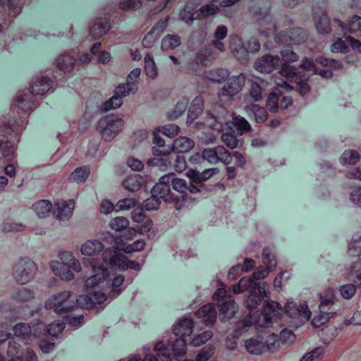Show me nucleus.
I'll return each mask as SVG.
<instances>
[{
	"instance_id": "f257e3e1",
	"label": "nucleus",
	"mask_w": 361,
	"mask_h": 361,
	"mask_svg": "<svg viewBox=\"0 0 361 361\" xmlns=\"http://www.w3.org/2000/svg\"><path fill=\"white\" fill-rule=\"evenodd\" d=\"M262 262L266 268L257 269L250 277H243L239 282L233 286L234 293H241L245 290L249 292V295L245 300V307L253 311L258 310L262 305V309L259 314L264 319L265 326H271L273 322H276L281 319L283 313L289 317L293 314H298L300 317L309 320L311 317L310 310L306 302L297 305L293 301H287L284 309L276 301H267L265 298L267 295V286L264 283H257L260 279H264L270 271H273L276 266L275 256L271 252L269 247L263 249Z\"/></svg>"
},
{
	"instance_id": "f03ea898",
	"label": "nucleus",
	"mask_w": 361,
	"mask_h": 361,
	"mask_svg": "<svg viewBox=\"0 0 361 361\" xmlns=\"http://www.w3.org/2000/svg\"><path fill=\"white\" fill-rule=\"evenodd\" d=\"M83 264L87 268L91 269L93 273L85 281L87 288H93L101 283L111 281L108 267L120 271L128 269L139 271L141 269L140 263L126 259V256L120 252V247H108L104 250L102 259L85 258Z\"/></svg>"
},
{
	"instance_id": "7ed1b4c3",
	"label": "nucleus",
	"mask_w": 361,
	"mask_h": 361,
	"mask_svg": "<svg viewBox=\"0 0 361 361\" xmlns=\"http://www.w3.org/2000/svg\"><path fill=\"white\" fill-rule=\"evenodd\" d=\"M71 294V291L65 290L58 295H54L45 302V308L54 310L56 314H61L72 311L77 305L83 309H92L94 305H101L107 298L105 293L94 291L79 295L76 298V302H74L70 300Z\"/></svg>"
},
{
	"instance_id": "20e7f679",
	"label": "nucleus",
	"mask_w": 361,
	"mask_h": 361,
	"mask_svg": "<svg viewBox=\"0 0 361 361\" xmlns=\"http://www.w3.org/2000/svg\"><path fill=\"white\" fill-rule=\"evenodd\" d=\"M218 173L219 169L217 168L207 169L202 172L197 169H189L187 172V176L190 180L189 183H187L184 179L175 178V174L173 173L168 175L172 176L170 183H171L173 189L180 193V197L184 201L188 192L190 193L200 192L201 189L204 188V183L212 178Z\"/></svg>"
},
{
	"instance_id": "39448f33",
	"label": "nucleus",
	"mask_w": 361,
	"mask_h": 361,
	"mask_svg": "<svg viewBox=\"0 0 361 361\" xmlns=\"http://www.w3.org/2000/svg\"><path fill=\"white\" fill-rule=\"evenodd\" d=\"M53 81L47 76H42L36 80L30 87V92L18 97L16 106L21 110L27 118L35 106V96L43 95L52 87Z\"/></svg>"
},
{
	"instance_id": "423d86ee",
	"label": "nucleus",
	"mask_w": 361,
	"mask_h": 361,
	"mask_svg": "<svg viewBox=\"0 0 361 361\" xmlns=\"http://www.w3.org/2000/svg\"><path fill=\"white\" fill-rule=\"evenodd\" d=\"M141 69L135 68L130 71L126 84H120L115 89V94L103 103L101 111L106 112L111 109L119 108L123 104V97L130 92H135L137 89V80L140 77Z\"/></svg>"
},
{
	"instance_id": "0eeeda50",
	"label": "nucleus",
	"mask_w": 361,
	"mask_h": 361,
	"mask_svg": "<svg viewBox=\"0 0 361 361\" xmlns=\"http://www.w3.org/2000/svg\"><path fill=\"white\" fill-rule=\"evenodd\" d=\"M194 321L191 318H184L179 321L173 329V333L176 338L172 344L173 357L180 361V358L186 353V345L190 340L193 331Z\"/></svg>"
},
{
	"instance_id": "6e6552de",
	"label": "nucleus",
	"mask_w": 361,
	"mask_h": 361,
	"mask_svg": "<svg viewBox=\"0 0 361 361\" xmlns=\"http://www.w3.org/2000/svg\"><path fill=\"white\" fill-rule=\"evenodd\" d=\"M250 310L249 314L243 320L238 322L235 325V329L233 331L232 337L228 336L225 341L226 346L229 350H235L237 347L236 338H238L244 333L248 331V329L252 325H257L264 329H268L272 326V324L269 326H265L264 319L259 314V312L256 311V315L255 313H252Z\"/></svg>"
},
{
	"instance_id": "1a4fd4ad",
	"label": "nucleus",
	"mask_w": 361,
	"mask_h": 361,
	"mask_svg": "<svg viewBox=\"0 0 361 361\" xmlns=\"http://www.w3.org/2000/svg\"><path fill=\"white\" fill-rule=\"evenodd\" d=\"M153 142L156 145V147L152 148V154L154 157L147 160V165L158 166L161 170L167 169L170 164L169 159V154L171 152L170 146L165 145L164 140L159 136L158 132L153 133Z\"/></svg>"
},
{
	"instance_id": "9d476101",
	"label": "nucleus",
	"mask_w": 361,
	"mask_h": 361,
	"mask_svg": "<svg viewBox=\"0 0 361 361\" xmlns=\"http://www.w3.org/2000/svg\"><path fill=\"white\" fill-rule=\"evenodd\" d=\"M110 227L116 231H123V233L120 236H116L114 238V245L113 247H121L124 245V240H129L133 238L137 233H142L144 231L149 228L145 225L144 230L140 227L137 228L129 227V221L127 218L123 216H118L111 220L109 224Z\"/></svg>"
},
{
	"instance_id": "9b49d317",
	"label": "nucleus",
	"mask_w": 361,
	"mask_h": 361,
	"mask_svg": "<svg viewBox=\"0 0 361 361\" xmlns=\"http://www.w3.org/2000/svg\"><path fill=\"white\" fill-rule=\"evenodd\" d=\"M212 298L217 302L219 308V317L222 322L231 319L238 310V305L231 296L226 295L225 288H218Z\"/></svg>"
},
{
	"instance_id": "f8f14e48",
	"label": "nucleus",
	"mask_w": 361,
	"mask_h": 361,
	"mask_svg": "<svg viewBox=\"0 0 361 361\" xmlns=\"http://www.w3.org/2000/svg\"><path fill=\"white\" fill-rule=\"evenodd\" d=\"M280 73L290 82H294L298 86V92L304 96L310 91V86L307 82L309 75L303 71H301L293 66L283 63L281 67Z\"/></svg>"
},
{
	"instance_id": "ddd939ff",
	"label": "nucleus",
	"mask_w": 361,
	"mask_h": 361,
	"mask_svg": "<svg viewBox=\"0 0 361 361\" xmlns=\"http://www.w3.org/2000/svg\"><path fill=\"white\" fill-rule=\"evenodd\" d=\"M123 125L124 121L122 118L114 115H109L99 121L97 129L104 140L111 141L121 130Z\"/></svg>"
},
{
	"instance_id": "4468645a",
	"label": "nucleus",
	"mask_w": 361,
	"mask_h": 361,
	"mask_svg": "<svg viewBox=\"0 0 361 361\" xmlns=\"http://www.w3.org/2000/svg\"><path fill=\"white\" fill-rule=\"evenodd\" d=\"M320 304L317 310V324L323 325L336 314L335 295L333 289H329L326 297H320Z\"/></svg>"
},
{
	"instance_id": "2eb2a0df",
	"label": "nucleus",
	"mask_w": 361,
	"mask_h": 361,
	"mask_svg": "<svg viewBox=\"0 0 361 361\" xmlns=\"http://www.w3.org/2000/svg\"><path fill=\"white\" fill-rule=\"evenodd\" d=\"M36 271L35 263L27 257H24L14 266L13 275L18 283L25 284L33 278Z\"/></svg>"
},
{
	"instance_id": "dca6fc26",
	"label": "nucleus",
	"mask_w": 361,
	"mask_h": 361,
	"mask_svg": "<svg viewBox=\"0 0 361 361\" xmlns=\"http://www.w3.org/2000/svg\"><path fill=\"white\" fill-rule=\"evenodd\" d=\"M307 38V32L301 27L286 29L275 36V41L281 45L290 46L303 43Z\"/></svg>"
},
{
	"instance_id": "f3484780",
	"label": "nucleus",
	"mask_w": 361,
	"mask_h": 361,
	"mask_svg": "<svg viewBox=\"0 0 361 361\" xmlns=\"http://www.w3.org/2000/svg\"><path fill=\"white\" fill-rule=\"evenodd\" d=\"M171 178V175H165L161 177L159 182L152 188V194L166 202H179V197L174 196L171 190L170 180Z\"/></svg>"
},
{
	"instance_id": "a211bd4d",
	"label": "nucleus",
	"mask_w": 361,
	"mask_h": 361,
	"mask_svg": "<svg viewBox=\"0 0 361 361\" xmlns=\"http://www.w3.org/2000/svg\"><path fill=\"white\" fill-rule=\"evenodd\" d=\"M199 159L202 158L211 164H216L221 161L226 165L231 163L232 155L228 150L224 146H216L214 148L205 149L202 151V157L198 156Z\"/></svg>"
},
{
	"instance_id": "6ab92c4d",
	"label": "nucleus",
	"mask_w": 361,
	"mask_h": 361,
	"mask_svg": "<svg viewBox=\"0 0 361 361\" xmlns=\"http://www.w3.org/2000/svg\"><path fill=\"white\" fill-rule=\"evenodd\" d=\"M245 84V77L243 74L229 78L219 92V97H227L229 99L237 94Z\"/></svg>"
},
{
	"instance_id": "aec40b11",
	"label": "nucleus",
	"mask_w": 361,
	"mask_h": 361,
	"mask_svg": "<svg viewBox=\"0 0 361 361\" xmlns=\"http://www.w3.org/2000/svg\"><path fill=\"white\" fill-rule=\"evenodd\" d=\"M20 12L21 8L18 7L16 0H0V21L6 20L8 17L9 22H11ZM2 29L3 26L0 23V32Z\"/></svg>"
},
{
	"instance_id": "412c9836",
	"label": "nucleus",
	"mask_w": 361,
	"mask_h": 361,
	"mask_svg": "<svg viewBox=\"0 0 361 361\" xmlns=\"http://www.w3.org/2000/svg\"><path fill=\"white\" fill-rule=\"evenodd\" d=\"M21 345L16 341H10L8 344L7 354L11 359L8 361H37L35 353L27 348L24 355H18Z\"/></svg>"
},
{
	"instance_id": "4be33fe9",
	"label": "nucleus",
	"mask_w": 361,
	"mask_h": 361,
	"mask_svg": "<svg viewBox=\"0 0 361 361\" xmlns=\"http://www.w3.org/2000/svg\"><path fill=\"white\" fill-rule=\"evenodd\" d=\"M280 57L267 54L255 63V69L261 73H271L279 67Z\"/></svg>"
},
{
	"instance_id": "5701e85b",
	"label": "nucleus",
	"mask_w": 361,
	"mask_h": 361,
	"mask_svg": "<svg viewBox=\"0 0 361 361\" xmlns=\"http://www.w3.org/2000/svg\"><path fill=\"white\" fill-rule=\"evenodd\" d=\"M195 316L201 319L205 325L210 326L213 325L216 320L217 311L214 304H207L197 310Z\"/></svg>"
},
{
	"instance_id": "b1692460",
	"label": "nucleus",
	"mask_w": 361,
	"mask_h": 361,
	"mask_svg": "<svg viewBox=\"0 0 361 361\" xmlns=\"http://www.w3.org/2000/svg\"><path fill=\"white\" fill-rule=\"evenodd\" d=\"M74 207L73 200L58 201L55 203L56 208L53 212V215L59 220L68 219L72 215Z\"/></svg>"
},
{
	"instance_id": "393cba45",
	"label": "nucleus",
	"mask_w": 361,
	"mask_h": 361,
	"mask_svg": "<svg viewBox=\"0 0 361 361\" xmlns=\"http://www.w3.org/2000/svg\"><path fill=\"white\" fill-rule=\"evenodd\" d=\"M22 117H19L18 121L16 120L13 123H4L1 128V133L3 136H11L17 138L25 126L27 125V122H25V120L22 119Z\"/></svg>"
},
{
	"instance_id": "a878e982",
	"label": "nucleus",
	"mask_w": 361,
	"mask_h": 361,
	"mask_svg": "<svg viewBox=\"0 0 361 361\" xmlns=\"http://www.w3.org/2000/svg\"><path fill=\"white\" fill-rule=\"evenodd\" d=\"M317 63L324 64L325 66H329V68L319 69L317 68V75H321L324 78H331L333 76L331 69H341L343 64L341 61L334 59H329L322 56H317Z\"/></svg>"
},
{
	"instance_id": "bb28decb",
	"label": "nucleus",
	"mask_w": 361,
	"mask_h": 361,
	"mask_svg": "<svg viewBox=\"0 0 361 361\" xmlns=\"http://www.w3.org/2000/svg\"><path fill=\"white\" fill-rule=\"evenodd\" d=\"M111 27L109 20L106 18H98L90 28V35L94 39L100 38L109 31Z\"/></svg>"
},
{
	"instance_id": "cd10ccee",
	"label": "nucleus",
	"mask_w": 361,
	"mask_h": 361,
	"mask_svg": "<svg viewBox=\"0 0 361 361\" xmlns=\"http://www.w3.org/2000/svg\"><path fill=\"white\" fill-rule=\"evenodd\" d=\"M50 268L53 273L56 276H59L62 280L69 281L74 277V274L70 269V267H68V264L64 262L52 261L50 263Z\"/></svg>"
},
{
	"instance_id": "c85d7f7f",
	"label": "nucleus",
	"mask_w": 361,
	"mask_h": 361,
	"mask_svg": "<svg viewBox=\"0 0 361 361\" xmlns=\"http://www.w3.org/2000/svg\"><path fill=\"white\" fill-rule=\"evenodd\" d=\"M194 145L195 142L192 139L187 137H179L173 141L171 146H169L171 152L183 154L192 149Z\"/></svg>"
},
{
	"instance_id": "c756f323",
	"label": "nucleus",
	"mask_w": 361,
	"mask_h": 361,
	"mask_svg": "<svg viewBox=\"0 0 361 361\" xmlns=\"http://www.w3.org/2000/svg\"><path fill=\"white\" fill-rule=\"evenodd\" d=\"M230 49L233 55L239 59H246L245 42L237 35H233L230 38Z\"/></svg>"
},
{
	"instance_id": "7c9ffc66",
	"label": "nucleus",
	"mask_w": 361,
	"mask_h": 361,
	"mask_svg": "<svg viewBox=\"0 0 361 361\" xmlns=\"http://www.w3.org/2000/svg\"><path fill=\"white\" fill-rule=\"evenodd\" d=\"M76 61V59L73 55L65 53L56 59V67L63 74H66L73 71Z\"/></svg>"
},
{
	"instance_id": "2f4dec72",
	"label": "nucleus",
	"mask_w": 361,
	"mask_h": 361,
	"mask_svg": "<svg viewBox=\"0 0 361 361\" xmlns=\"http://www.w3.org/2000/svg\"><path fill=\"white\" fill-rule=\"evenodd\" d=\"M204 102L201 97H195L188 109L187 123L192 124V122L200 115L203 110Z\"/></svg>"
},
{
	"instance_id": "473e14b6",
	"label": "nucleus",
	"mask_w": 361,
	"mask_h": 361,
	"mask_svg": "<svg viewBox=\"0 0 361 361\" xmlns=\"http://www.w3.org/2000/svg\"><path fill=\"white\" fill-rule=\"evenodd\" d=\"M245 346L247 351L252 355H260L265 349V344L262 337L251 338L245 341Z\"/></svg>"
},
{
	"instance_id": "72a5a7b5",
	"label": "nucleus",
	"mask_w": 361,
	"mask_h": 361,
	"mask_svg": "<svg viewBox=\"0 0 361 361\" xmlns=\"http://www.w3.org/2000/svg\"><path fill=\"white\" fill-rule=\"evenodd\" d=\"M337 329L332 325L323 326L317 330V336L324 345H329L337 336Z\"/></svg>"
},
{
	"instance_id": "f704fd0d",
	"label": "nucleus",
	"mask_w": 361,
	"mask_h": 361,
	"mask_svg": "<svg viewBox=\"0 0 361 361\" xmlns=\"http://www.w3.org/2000/svg\"><path fill=\"white\" fill-rule=\"evenodd\" d=\"M104 249L103 244L98 240H90L81 246V253L84 255L92 256L99 254Z\"/></svg>"
},
{
	"instance_id": "c9c22d12",
	"label": "nucleus",
	"mask_w": 361,
	"mask_h": 361,
	"mask_svg": "<svg viewBox=\"0 0 361 361\" xmlns=\"http://www.w3.org/2000/svg\"><path fill=\"white\" fill-rule=\"evenodd\" d=\"M247 115L257 123H264L267 118V110L258 104H252L247 109Z\"/></svg>"
},
{
	"instance_id": "e433bc0d",
	"label": "nucleus",
	"mask_w": 361,
	"mask_h": 361,
	"mask_svg": "<svg viewBox=\"0 0 361 361\" xmlns=\"http://www.w3.org/2000/svg\"><path fill=\"white\" fill-rule=\"evenodd\" d=\"M169 159L170 160L169 168L173 167L178 173H181L186 169V161L183 154L170 152Z\"/></svg>"
},
{
	"instance_id": "4c0bfd02",
	"label": "nucleus",
	"mask_w": 361,
	"mask_h": 361,
	"mask_svg": "<svg viewBox=\"0 0 361 361\" xmlns=\"http://www.w3.org/2000/svg\"><path fill=\"white\" fill-rule=\"evenodd\" d=\"M52 204L45 200H39L32 204L33 210L39 218H44L49 215L52 209Z\"/></svg>"
},
{
	"instance_id": "58836bf2",
	"label": "nucleus",
	"mask_w": 361,
	"mask_h": 361,
	"mask_svg": "<svg viewBox=\"0 0 361 361\" xmlns=\"http://www.w3.org/2000/svg\"><path fill=\"white\" fill-rule=\"evenodd\" d=\"M142 184L143 178L138 174L130 176L123 181V186L131 192L137 191Z\"/></svg>"
},
{
	"instance_id": "ea45409f",
	"label": "nucleus",
	"mask_w": 361,
	"mask_h": 361,
	"mask_svg": "<svg viewBox=\"0 0 361 361\" xmlns=\"http://www.w3.org/2000/svg\"><path fill=\"white\" fill-rule=\"evenodd\" d=\"M219 0H212L211 2L202 6L197 11V17L200 18L213 16L219 12V7L215 4Z\"/></svg>"
},
{
	"instance_id": "a19ab883",
	"label": "nucleus",
	"mask_w": 361,
	"mask_h": 361,
	"mask_svg": "<svg viewBox=\"0 0 361 361\" xmlns=\"http://www.w3.org/2000/svg\"><path fill=\"white\" fill-rule=\"evenodd\" d=\"M157 353V357L159 361H172V355L169 352L168 346L162 341L156 343L154 348Z\"/></svg>"
},
{
	"instance_id": "79ce46f5",
	"label": "nucleus",
	"mask_w": 361,
	"mask_h": 361,
	"mask_svg": "<svg viewBox=\"0 0 361 361\" xmlns=\"http://www.w3.org/2000/svg\"><path fill=\"white\" fill-rule=\"evenodd\" d=\"M144 61L146 75L152 79L155 78L158 75V70L152 54H147Z\"/></svg>"
},
{
	"instance_id": "37998d69",
	"label": "nucleus",
	"mask_w": 361,
	"mask_h": 361,
	"mask_svg": "<svg viewBox=\"0 0 361 361\" xmlns=\"http://www.w3.org/2000/svg\"><path fill=\"white\" fill-rule=\"evenodd\" d=\"M229 73L226 69L224 68H214L210 71L207 75V78L214 82H221L227 79Z\"/></svg>"
},
{
	"instance_id": "c03bdc74",
	"label": "nucleus",
	"mask_w": 361,
	"mask_h": 361,
	"mask_svg": "<svg viewBox=\"0 0 361 361\" xmlns=\"http://www.w3.org/2000/svg\"><path fill=\"white\" fill-rule=\"evenodd\" d=\"M180 44V38L176 35H167L162 40L161 47L163 50L173 49Z\"/></svg>"
},
{
	"instance_id": "a18cd8bd",
	"label": "nucleus",
	"mask_w": 361,
	"mask_h": 361,
	"mask_svg": "<svg viewBox=\"0 0 361 361\" xmlns=\"http://www.w3.org/2000/svg\"><path fill=\"white\" fill-rule=\"evenodd\" d=\"M188 104L189 101L188 99L183 98L179 100L176 105L174 110L169 114L168 118L173 121L179 118L186 111Z\"/></svg>"
},
{
	"instance_id": "49530a36",
	"label": "nucleus",
	"mask_w": 361,
	"mask_h": 361,
	"mask_svg": "<svg viewBox=\"0 0 361 361\" xmlns=\"http://www.w3.org/2000/svg\"><path fill=\"white\" fill-rule=\"evenodd\" d=\"M90 169L87 166L78 167L71 173L70 178L77 183L85 182L90 175Z\"/></svg>"
},
{
	"instance_id": "de8ad7c7",
	"label": "nucleus",
	"mask_w": 361,
	"mask_h": 361,
	"mask_svg": "<svg viewBox=\"0 0 361 361\" xmlns=\"http://www.w3.org/2000/svg\"><path fill=\"white\" fill-rule=\"evenodd\" d=\"M12 298L17 302H27L34 298V293L25 288H18L13 292Z\"/></svg>"
},
{
	"instance_id": "09e8293b",
	"label": "nucleus",
	"mask_w": 361,
	"mask_h": 361,
	"mask_svg": "<svg viewBox=\"0 0 361 361\" xmlns=\"http://www.w3.org/2000/svg\"><path fill=\"white\" fill-rule=\"evenodd\" d=\"M281 97V93L279 92H272L269 94L267 102V107L269 111L276 113L279 109V100Z\"/></svg>"
},
{
	"instance_id": "8fccbe9b",
	"label": "nucleus",
	"mask_w": 361,
	"mask_h": 361,
	"mask_svg": "<svg viewBox=\"0 0 361 361\" xmlns=\"http://www.w3.org/2000/svg\"><path fill=\"white\" fill-rule=\"evenodd\" d=\"M0 151L2 157L7 161H11L13 158L15 148L14 145L8 140H0Z\"/></svg>"
},
{
	"instance_id": "3c124183",
	"label": "nucleus",
	"mask_w": 361,
	"mask_h": 361,
	"mask_svg": "<svg viewBox=\"0 0 361 361\" xmlns=\"http://www.w3.org/2000/svg\"><path fill=\"white\" fill-rule=\"evenodd\" d=\"M360 156L355 150H345L341 155L340 159L343 164H355L359 161Z\"/></svg>"
},
{
	"instance_id": "603ef678",
	"label": "nucleus",
	"mask_w": 361,
	"mask_h": 361,
	"mask_svg": "<svg viewBox=\"0 0 361 361\" xmlns=\"http://www.w3.org/2000/svg\"><path fill=\"white\" fill-rule=\"evenodd\" d=\"M233 125L237 130L238 133L240 135H243V133L250 132L251 130L250 123L243 117L235 116L233 118Z\"/></svg>"
},
{
	"instance_id": "864d4df0",
	"label": "nucleus",
	"mask_w": 361,
	"mask_h": 361,
	"mask_svg": "<svg viewBox=\"0 0 361 361\" xmlns=\"http://www.w3.org/2000/svg\"><path fill=\"white\" fill-rule=\"evenodd\" d=\"M145 242L142 239L137 240L132 244L121 245L120 247V252L123 250L126 253H132L133 252L141 251L144 249Z\"/></svg>"
},
{
	"instance_id": "5fc2aeb1",
	"label": "nucleus",
	"mask_w": 361,
	"mask_h": 361,
	"mask_svg": "<svg viewBox=\"0 0 361 361\" xmlns=\"http://www.w3.org/2000/svg\"><path fill=\"white\" fill-rule=\"evenodd\" d=\"M222 142L231 149H234L237 147L238 139L235 132L231 130L229 132L224 133L221 135Z\"/></svg>"
},
{
	"instance_id": "6e6d98bb",
	"label": "nucleus",
	"mask_w": 361,
	"mask_h": 361,
	"mask_svg": "<svg viewBox=\"0 0 361 361\" xmlns=\"http://www.w3.org/2000/svg\"><path fill=\"white\" fill-rule=\"evenodd\" d=\"M331 51L333 53L345 54L348 51V42L346 39L338 38L331 46Z\"/></svg>"
},
{
	"instance_id": "4d7b16f0",
	"label": "nucleus",
	"mask_w": 361,
	"mask_h": 361,
	"mask_svg": "<svg viewBox=\"0 0 361 361\" xmlns=\"http://www.w3.org/2000/svg\"><path fill=\"white\" fill-rule=\"evenodd\" d=\"M212 335L213 333L211 331H205L195 336L191 341H190V343L192 346H200L211 338Z\"/></svg>"
},
{
	"instance_id": "13d9d810",
	"label": "nucleus",
	"mask_w": 361,
	"mask_h": 361,
	"mask_svg": "<svg viewBox=\"0 0 361 361\" xmlns=\"http://www.w3.org/2000/svg\"><path fill=\"white\" fill-rule=\"evenodd\" d=\"M13 333L17 337L25 338L31 333V329L27 324L18 323L14 326Z\"/></svg>"
},
{
	"instance_id": "bf43d9fd",
	"label": "nucleus",
	"mask_w": 361,
	"mask_h": 361,
	"mask_svg": "<svg viewBox=\"0 0 361 361\" xmlns=\"http://www.w3.org/2000/svg\"><path fill=\"white\" fill-rule=\"evenodd\" d=\"M261 45L258 39L255 37H251L245 42V48L246 50V59H248L249 53H255L260 49Z\"/></svg>"
},
{
	"instance_id": "052dcab7",
	"label": "nucleus",
	"mask_w": 361,
	"mask_h": 361,
	"mask_svg": "<svg viewBox=\"0 0 361 361\" xmlns=\"http://www.w3.org/2000/svg\"><path fill=\"white\" fill-rule=\"evenodd\" d=\"M179 18L188 25H190L194 20L199 19L197 17V11L193 12L192 9L188 8H185L180 11Z\"/></svg>"
},
{
	"instance_id": "680f3d73",
	"label": "nucleus",
	"mask_w": 361,
	"mask_h": 361,
	"mask_svg": "<svg viewBox=\"0 0 361 361\" xmlns=\"http://www.w3.org/2000/svg\"><path fill=\"white\" fill-rule=\"evenodd\" d=\"M350 275L355 278V283L361 286V260L355 261L350 267Z\"/></svg>"
},
{
	"instance_id": "e2e57ef3",
	"label": "nucleus",
	"mask_w": 361,
	"mask_h": 361,
	"mask_svg": "<svg viewBox=\"0 0 361 361\" xmlns=\"http://www.w3.org/2000/svg\"><path fill=\"white\" fill-rule=\"evenodd\" d=\"M214 353V348L211 346H204L196 355L195 360H185V361H207Z\"/></svg>"
},
{
	"instance_id": "0e129e2a",
	"label": "nucleus",
	"mask_w": 361,
	"mask_h": 361,
	"mask_svg": "<svg viewBox=\"0 0 361 361\" xmlns=\"http://www.w3.org/2000/svg\"><path fill=\"white\" fill-rule=\"evenodd\" d=\"M280 342L279 336L271 334L267 338L265 348L267 347L269 352L274 353L279 349Z\"/></svg>"
},
{
	"instance_id": "69168bd1",
	"label": "nucleus",
	"mask_w": 361,
	"mask_h": 361,
	"mask_svg": "<svg viewBox=\"0 0 361 361\" xmlns=\"http://www.w3.org/2000/svg\"><path fill=\"white\" fill-rule=\"evenodd\" d=\"M249 96L255 102H259L262 99V88L257 82H252Z\"/></svg>"
},
{
	"instance_id": "338daca9",
	"label": "nucleus",
	"mask_w": 361,
	"mask_h": 361,
	"mask_svg": "<svg viewBox=\"0 0 361 361\" xmlns=\"http://www.w3.org/2000/svg\"><path fill=\"white\" fill-rule=\"evenodd\" d=\"M180 128L173 123L165 125L158 128V132L161 133L163 135L169 137H173L178 135Z\"/></svg>"
},
{
	"instance_id": "774afa93",
	"label": "nucleus",
	"mask_w": 361,
	"mask_h": 361,
	"mask_svg": "<svg viewBox=\"0 0 361 361\" xmlns=\"http://www.w3.org/2000/svg\"><path fill=\"white\" fill-rule=\"evenodd\" d=\"M64 328L65 324L63 322L56 320L49 324L47 327V332L50 336L56 337L58 334L63 331Z\"/></svg>"
}]
</instances>
